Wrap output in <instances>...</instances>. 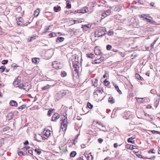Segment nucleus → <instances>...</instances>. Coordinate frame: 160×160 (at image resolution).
<instances>
[{"label":"nucleus","instance_id":"nucleus-1","mask_svg":"<svg viewBox=\"0 0 160 160\" xmlns=\"http://www.w3.org/2000/svg\"><path fill=\"white\" fill-rule=\"evenodd\" d=\"M69 63L70 65L72 64L73 68H75V70L79 69L80 63L79 57L77 55L74 54L70 58Z\"/></svg>","mask_w":160,"mask_h":160},{"label":"nucleus","instance_id":"nucleus-2","mask_svg":"<svg viewBox=\"0 0 160 160\" xmlns=\"http://www.w3.org/2000/svg\"><path fill=\"white\" fill-rule=\"evenodd\" d=\"M19 78H20V77H18L15 78L13 84L15 87H18L19 88L22 89V87H24V86L23 84L22 85L21 82L20 80L19 79Z\"/></svg>","mask_w":160,"mask_h":160},{"label":"nucleus","instance_id":"nucleus-3","mask_svg":"<svg viewBox=\"0 0 160 160\" xmlns=\"http://www.w3.org/2000/svg\"><path fill=\"white\" fill-rule=\"evenodd\" d=\"M66 94V92L65 91L63 90H61L56 94L55 96V98L56 100L58 101L62 98Z\"/></svg>","mask_w":160,"mask_h":160},{"label":"nucleus","instance_id":"nucleus-4","mask_svg":"<svg viewBox=\"0 0 160 160\" xmlns=\"http://www.w3.org/2000/svg\"><path fill=\"white\" fill-rule=\"evenodd\" d=\"M106 28H101L98 30L97 33L95 32V36L97 37H102L106 34Z\"/></svg>","mask_w":160,"mask_h":160},{"label":"nucleus","instance_id":"nucleus-5","mask_svg":"<svg viewBox=\"0 0 160 160\" xmlns=\"http://www.w3.org/2000/svg\"><path fill=\"white\" fill-rule=\"evenodd\" d=\"M52 66L53 68L57 69H61L63 67V65L62 64L58 63L57 61L53 62Z\"/></svg>","mask_w":160,"mask_h":160},{"label":"nucleus","instance_id":"nucleus-6","mask_svg":"<svg viewBox=\"0 0 160 160\" xmlns=\"http://www.w3.org/2000/svg\"><path fill=\"white\" fill-rule=\"evenodd\" d=\"M73 72H72V75L73 78L75 77V78H77L78 77V71L79 69H78L77 70H75V68H73Z\"/></svg>","mask_w":160,"mask_h":160},{"label":"nucleus","instance_id":"nucleus-7","mask_svg":"<svg viewBox=\"0 0 160 160\" xmlns=\"http://www.w3.org/2000/svg\"><path fill=\"white\" fill-rule=\"evenodd\" d=\"M111 13V11L110 9H108L104 11L102 14V17H105L109 15H110Z\"/></svg>","mask_w":160,"mask_h":160},{"label":"nucleus","instance_id":"nucleus-8","mask_svg":"<svg viewBox=\"0 0 160 160\" xmlns=\"http://www.w3.org/2000/svg\"><path fill=\"white\" fill-rule=\"evenodd\" d=\"M59 115L58 113L54 114L52 117V121H56L59 118Z\"/></svg>","mask_w":160,"mask_h":160},{"label":"nucleus","instance_id":"nucleus-9","mask_svg":"<svg viewBox=\"0 0 160 160\" xmlns=\"http://www.w3.org/2000/svg\"><path fill=\"white\" fill-rule=\"evenodd\" d=\"M136 146H134L132 145H131L129 144H127L126 145V148L128 149H131L133 150L135 149H136Z\"/></svg>","mask_w":160,"mask_h":160},{"label":"nucleus","instance_id":"nucleus-10","mask_svg":"<svg viewBox=\"0 0 160 160\" xmlns=\"http://www.w3.org/2000/svg\"><path fill=\"white\" fill-rule=\"evenodd\" d=\"M92 86L94 87H96L98 85V80L96 79H93L91 80Z\"/></svg>","mask_w":160,"mask_h":160},{"label":"nucleus","instance_id":"nucleus-11","mask_svg":"<svg viewBox=\"0 0 160 160\" xmlns=\"http://www.w3.org/2000/svg\"><path fill=\"white\" fill-rule=\"evenodd\" d=\"M9 104L10 105L14 106L17 107L18 106V103L17 102L14 100H12L10 101Z\"/></svg>","mask_w":160,"mask_h":160},{"label":"nucleus","instance_id":"nucleus-12","mask_svg":"<svg viewBox=\"0 0 160 160\" xmlns=\"http://www.w3.org/2000/svg\"><path fill=\"white\" fill-rule=\"evenodd\" d=\"M13 116V113L10 112L6 116V118H7V119L8 120H10L12 118Z\"/></svg>","mask_w":160,"mask_h":160},{"label":"nucleus","instance_id":"nucleus-13","mask_svg":"<svg viewBox=\"0 0 160 160\" xmlns=\"http://www.w3.org/2000/svg\"><path fill=\"white\" fill-rule=\"evenodd\" d=\"M64 40V38L62 37H58L56 39V42L57 43H58L62 42Z\"/></svg>","mask_w":160,"mask_h":160},{"label":"nucleus","instance_id":"nucleus-14","mask_svg":"<svg viewBox=\"0 0 160 160\" xmlns=\"http://www.w3.org/2000/svg\"><path fill=\"white\" fill-rule=\"evenodd\" d=\"M47 79H45V80L46 81H50L51 82L49 83V84H52V85H51V86H53L55 85L56 83L55 81H54V80H51L50 78H47Z\"/></svg>","mask_w":160,"mask_h":160},{"label":"nucleus","instance_id":"nucleus-15","mask_svg":"<svg viewBox=\"0 0 160 160\" xmlns=\"http://www.w3.org/2000/svg\"><path fill=\"white\" fill-rule=\"evenodd\" d=\"M130 112L129 111L128 112H125L124 114V115L123 116V117L125 119H128V118L130 116Z\"/></svg>","mask_w":160,"mask_h":160},{"label":"nucleus","instance_id":"nucleus-16","mask_svg":"<svg viewBox=\"0 0 160 160\" xmlns=\"http://www.w3.org/2000/svg\"><path fill=\"white\" fill-rule=\"evenodd\" d=\"M146 99H147V98H137L136 100H137V101L138 102H142L145 101Z\"/></svg>","mask_w":160,"mask_h":160},{"label":"nucleus","instance_id":"nucleus-17","mask_svg":"<svg viewBox=\"0 0 160 160\" xmlns=\"http://www.w3.org/2000/svg\"><path fill=\"white\" fill-rule=\"evenodd\" d=\"M67 127V124L61 123V128L62 129V131L65 130L66 129Z\"/></svg>","mask_w":160,"mask_h":160},{"label":"nucleus","instance_id":"nucleus-18","mask_svg":"<svg viewBox=\"0 0 160 160\" xmlns=\"http://www.w3.org/2000/svg\"><path fill=\"white\" fill-rule=\"evenodd\" d=\"M22 17H19L17 22V24L18 26L21 25L22 24Z\"/></svg>","mask_w":160,"mask_h":160},{"label":"nucleus","instance_id":"nucleus-19","mask_svg":"<svg viewBox=\"0 0 160 160\" xmlns=\"http://www.w3.org/2000/svg\"><path fill=\"white\" fill-rule=\"evenodd\" d=\"M32 62H33L37 64L39 62V58H33L32 59Z\"/></svg>","mask_w":160,"mask_h":160},{"label":"nucleus","instance_id":"nucleus-20","mask_svg":"<svg viewBox=\"0 0 160 160\" xmlns=\"http://www.w3.org/2000/svg\"><path fill=\"white\" fill-rule=\"evenodd\" d=\"M135 77L137 79L139 80H144L143 78L138 73H136L135 74Z\"/></svg>","mask_w":160,"mask_h":160},{"label":"nucleus","instance_id":"nucleus-21","mask_svg":"<svg viewBox=\"0 0 160 160\" xmlns=\"http://www.w3.org/2000/svg\"><path fill=\"white\" fill-rule=\"evenodd\" d=\"M101 62H102L100 60L99 58H98V59H96L93 61H92V64H96L99 63H101Z\"/></svg>","mask_w":160,"mask_h":160},{"label":"nucleus","instance_id":"nucleus-22","mask_svg":"<svg viewBox=\"0 0 160 160\" xmlns=\"http://www.w3.org/2000/svg\"><path fill=\"white\" fill-rule=\"evenodd\" d=\"M108 102L111 104H113L114 103L115 101L113 97H110L108 98Z\"/></svg>","mask_w":160,"mask_h":160},{"label":"nucleus","instance_id":"nucleus-23","mask_svg":"<svg viewBox=\"0 0 160 160\" xmlns=\"http://www.w3.org/2000/svg\"><path fill=\"white\" fill-rule=\"evenodd\" d=\"M90 153H89L88 152H85L84 153V155L87 160H89L90 157Z\"/></svg>","mask_w":160,"mask_h":160},{"label":"nucleus","instance_id":"nucleus-24","mask_svg":"<svg viewBox=\"0 0 160 160\" xmlns=\"http://www.w3.org/2000/svg\"><path fill=\"white\" fill-rule=\"evenodd\" d=\"M114 87H115L116 89L117 90V92H118V93L120 94H121L122 93V92L119 89L118 86L116 84L115 85H114Z\"/></svg>","mask_w":160,"mask_h":160},{"label":"nucleus","instance_id":"nucleus-25","mask_svg":"<svg viewBox=\"0 0 160 160\" xmlns=\"http://www.w3.org/2000/svg\"><path fill=\"white\" fill-rule=\"evenodd\" d=\"M39 9L38 8L37 10H35L34 12V14L35 17H37L39 15Z\"/></svg>","mask_w":160,"mask_h":160},{"label":"nucleus","instance_id":"nucleus-26","mask_svg":"<svg viewBox=\"0 0 160 160\" xmlns=\"http://www.w3.org/2000/svg\"><path fill=\"white\" fill-rule=\"evenodd\" d=\"M61 9V8L60 6H58V7H54V10L55 12H57L58 10L60 11Z\"/></svg>","mask_w":160,"mask_h":160},{"label":"nucleus","instance_id":"nucleus-27","mask_svg":"<svg viewBox=\"0 0 160 160\" xmlns=\"http://www.w3.org/2000/svg\"><path fill=\"white\" fill-rule=\"evenodd\" d=\"M62 122L61 123L66 124L68 123L67 118H63V117H62Z\"/></svg>","mask_w":160,"mask_h":160},{"label":"nucleus","instance_id":"nucleus-28","mask_svg":"<svg viewBox=\"0 0 160 160\" xmlns=\"http://www.w3.org/2000/svg\"><path fill=\"white\" fill-rule=\"evenodd\" d=\"M158 39V38H156L155 40L151 44V46H150V49H152V48H153V45L154 44L156 43Z\"/></svg>","mask_w":160,"mask_h":160},{"label":"nucleus","instance_id":"nucleus-29","mask_svg":"<svg viewBox=\"0 0 160 160\" xmlns=\"http://www.w3.org/2000/svg\"><path fill=\"white\" fill-rule=\"evenodd\" d=\"M77 154L76 152L75 151H72V152L70 154V156L71 157H74Z\"/></svg>","mask_w":160,"mask_h":160},{"label":"nucleus","instance_id":"nucleus-30","mask_svg":"<svg viewBox=\"0 0 160 160\" xmlns=\"http://www.w3.org/2000/svg\"><path fill=\"white\" fill-rule=\"evenodd\" d=\"M88 9V8L86 7H84L82 9L80 10H81L80 11L81 13H84L87 12V10Z\"/></svg>","mask_w":160,"mask_h":160},{"label":"nucleus","instance_id":"nucleus-31","mask_svg":"<svg viewBox=\"0 0 160 160\" xmlns=\"http://www.w3.org/2000/svg\"><path fill=\"white\" fill-rule=\"evenodd\" d=\"M121 9V7L119 6H117L115 7L114 9L115 11L119 12Z\"/></svg>","mask_w":160,"mask_h":160},{"label":"nucleus","instance_id":"nucleus-32","mask_svg":"<svg viewBox=\"0 0 160 160\" xmlns=\"http://www.w3.org/2000/svg\"><path fill=\"white\" fill-rule=\"evenodd\" d=\"M144 115L146 117H148L150 118V119L149 120L150 121H151L152 120V116L146 113H145Z\"/></svg>","mask_w":160,"mask_h":160},{"label":"nucleus","instance_id":"nucleus-33","mask_svg":"<svg viewBox=\"0 0 160 160\" xmlns=\"http://www.w3.org/2000/svg\"><path fill=\"white\" fill-rule=\"evenodd\" d=\"M50 131L49 130H47L45 133L44 134V135L45 137H46L48 138L49 136L50 135Z\"/></svg>","mask_w":160,"mask_h":160},{"label":"nucleus","instance_id":"nucleus-34","mask_svg":"<svg viewBox=\"0 0 160 160\" xmlns=\"http://www.w3.org/2000/svg\"><path fill=\"white\" fill-rule=\"evenodd\" d=\"M132 138H129L127 139V141L128 142L131 143L132 144H134L135 143V141L134 140H132Z\"/></svg>","mask_w":160,"mask_h":160},{"label":"nucleus","instance_id":"nucleus-35","mask_svg":"<svg viewBox=\"0 0 160 160\" xmlns=\"http://www.w3.org/2000/svg\"><path fill=\"white\" fill-rule=\"evenodd\" d=\"M49 86H51V85L47 84L45 86L42 87V89L43 90H45L48 89L49 88Z\"/></svg>","mask_w":160,"mask_h":160},{"label":"nucleus","instance_id":"nucleus-36","mask_svg":"<svg viewBox=\"0 0 160 160\" xmlns=\"http://www.w3.org/2000/svg\"><path fill=\"white\" fill-rule=\"evenodd\" d=\"M26 153H27L26 152V153L23 152L22 151H20L18 152V155H19L20 156H22V155H26Z\"/></svg>","mask_w":160,"mask_h":160},{"label":"nucleus","instance_id":"nucleus-37","mask_svg":"<svg viewBox=\"0 0 160 160\" xmlns=\"http://www.w3.org/2000/svg\"><path fill=\"white\" fill-rule=\"evenodd\" d=\"M116 110L115 109L113 110L111 116V118H114L115 117V116H116L115 114H116Z\"/></svg>","mask_w":160,"mask_h":160},{"label":"nucleus","instance_id":"nucleus-38","mask_svg":"<svg viewBox=\"0 0 160 160\" xmlns=\"http://www.w3.org/2000/svg\"><path fill=\"white\" fill-rule=\"evenodd\" d=\"M55 111L54 109H52L51 108L49 109L48 112V114L49 116H50L51 114L52 113L53 111Z\"/></svg>","mask_w":160,"mask_h":160},{"label":"nucleus","instance_id":"nucleus-39","mask_svg":"<svg viewBox=\"0 0 160 160\" xmlns=\"http://www.w3.org/2000/svg\"><path fill=\"white\" fill-rule=\"evenodd\" d=\"M89 58H90V54L88 53H87L86 54V56L85 58V61H89Z\"/></svg>","mask_w":160,"mask_h":160},{"label":"nucleus","instance_id":"nucleus-40","mask_svg":"<svg viewBox=\"0 0 160 160\" xmlns=\"http://www.w3.org/2000/svg\"><path fill=\"white\" fill-rule=\"evenodd\" d=\"M149 153H156L155 150L153 149H151L148 151Z\"/></svg>","mask_w":160,"mask_h":160},{"label":"nucleus","instance_id":"nucleus-41","mask_svg":"<svg viewBox=\"0 0 160 160\" xmlns=\"http://www.w3.org/2000/svg\"><path fill=\"white\" fill-rule=\"evenodd\" d=\"M5 68V67L4 66H1L0 68L1 72H3L4 71Z\"/></svg>","mask_w":160,"mask_h":160},{"label":"nucleus","instance_id":"nucleus-42","mask_svg":"<svg viewBox=\"0 0 160 160\" xmlns=\"http://www.w3.org/2000/svg\"><path fill=\"white\" fill-rule=\"evenodd\" d=\"M89 61H87L85 60V65L86 68L89 67L90 65L89 64Z\"/></svg>","mask_w":160,"mask_h":160},{"label":"nucleus","instance_id":"nucleus-43","mask_svg":"<svg viewBox=\"0 0 160 160\" xmlns=\"http://www.w3.org/2000/svg\"><path fill=\"white\" fill-rule=\"evenodd\" d=\"M26 107V105L25 104L22 105L20 107L18 108V109H21V110H23L25 109Z\"/></svg>","mask_w":160,"mask_h":160},{"label":"nucleus","instance_id":"nucleus-44","mask_svg":"<svg viewBox=\"0 0 160 160\" xmlns=\"http://www.w3.org/2000/svg\"><path fill=\"white\" fill-rule=\"evenodd\" d=\"M94 52L96 55H98L100 54V51L99 50L96 49V50H94Z\"/></svg>","mask_w":160,"mask_h":160},{"label":"nucleus","instance_id":"nucleus-45","mask_svg":"<svg viewBox=\"0 0 160 160\" xmlns=\"http://www.w3.org/2000/svg\"><path fill=\"white\" fill-rule=\"evenodd\" d=\"M89 25V24H87V25H82V28H83V29H85L86 28H89V27L88 26Z\"/></svg>","mask_w":160,"mask_h":160},{"label":"nucleus","instance_id":"nucleus-46","mask_svg":"<svg viewBox=\"0 0 160 160\" xmlns=\"http://www.w3.org/2000/svg\"><path fill=\"white\" fill-rule=\"evenodd\" d=\"M89 106H90V102H88L87 106L85 108H82V110H83L84 109H87V108H90V107H89ZM83 110V111L84 112H85L84 110Z\"/></svg>","mask_w":160,"mask_h":160},{"label":"nucleus","instance_id":"nucleus-47","mask_svg":"<svg viewBox=\"0 0 160 160\" xmlns=\"http://www.w3.org/2000/svg\"><path fill=\"white\" fill-rule=\"evenodd\" d=\"M35 151L37 153L38 155H40L41 153V152L40 150L38 148H36L35 149Z\"/></svg>","mask_w":160,"mask_h":160},{"label":"nucleus","instance_id":"nucleus-48","mask_svg":"<svg viewBox=\"0 0 160 160\" xmlns=\"http://www.w3.org/2000/svg\"><path fill=\"white\" fill-rule=\"evenodd\" d=\"M113 33H114L111 30H110L109 31H108V35L109 36L113 35Z\"/></svg>","mask_w":160,"mask_h":160},{"label":"nucleus","instance_id":"nucleus-49","mask_svg":"<svg viewBox=\"0 0 160 160\" xmlns=\"http://www.w3.org/2000/svg\"><path fill=\"white\" fill-rule=\"evenodd\" d=\"M112 46L110 45H107L106 46V49L107 50H109L111 49Z\"/></svg>","mask_w":160,"mask_h":160},{"label":"nucleus","instance_id":"nucleus-50","mask_svg":"<svg viewBox=\"0 0 160 160\" xmlns=\"http://www.w3.org/2000/svg\"><path fill=\"white\" fill-rule=\"evenodd\" d=\"M67 75V73L65 71H63L61 73V76L62 77H65Z\"/></svg>","mask_w":160,"mask_h":160},{"label":"nucleus","instance_id":"nucleus-51","mask_svg":"<svg viewBox=\"0 0 160 160\" xmlns=\"http://www.w3.org/2000/svg\"><path fill=\"white\" fill-rule=\"evenodd\" d=\"M104 83L105 86H107L109 84L110 82L106 79L104 81Z\"/></svg>","mask_w":160,"mask_h":160},{"label":"nucleus","instance_id":"nucleus-52","mask_svg":"<svg viewBox=\"0 0 160 160\" xmlns=\"http://www.w3.org/2000/svg\"><path fill=\"white\" fill-rule=\"evenodd\" d=\"M150 23L154 25H159V24H158L157 22L154 21H153L152 20H151V21L150 22Z\"/></svg>","mask_w":160,"mask_h":160},{"label":"nucleus","instance_id":"nucleus-53","mask_svg":"<svg viewBox=\"0 0 160 160\" xmlns=\"http://www.w3.org/2000/svg\"><path fill=\"white\" fill-rule=\"evenodd\" d=\"M8 60H3L2 62V64L5 65L8 63Z\"/></svg>","mask_w":160,"mask_h":160},{"label":"nucleus","instance_id":"nucleus-54","mask_svg":"<svg viewBox=\"0 0 160 160\" xmlns=\"http://www.w3.org/2000/svg\"><path fill=\"white\" fill-rule=\"evenodd\" d=\"M74 23H79L81 22L82 21L81 20L79 19V20H74Z\"/></svg>","mask_w":160,"mask_h":160},{"label":"nucleus","instance_id":"nucleus-55","mask_svg":"<svg viewBox=\"0 0 160 160\" xmlns=\"http://www.w3.org/2000/svg\"><path fill=\"white\" fill-rule=\"evenodd\" d=\"M144 19H145L148 22H149L150 23V22L151 21V19H149L148 18H147L144 17Z\"/></svg>","mask_w":160,"mask_h":160},{"label":"nucleus","instance_id":"nucleus-56","mask_svg":"<svg viewBox=\"0 0 160 160\" xmlns=\"http://www.w3.org/2000/svg\"><path fill=\"white\" fill-rule=\"evenodd\" d=\"M136 156L138 158H143L142 156L140 154L138 153L136 155Z\"/></svg>","mask_w":160,"mask_h":160},{"label":"nucleus","instance_id":"nucleus-57","mask_svg":"<svg viewBox=\"0 0 160 160\" xmlns=\"http://www.w3.org/2000/svg\"><path fill=\"white\" fill-rule=\"evenodd\" d=\"M27 88H26V89H27V91H28L31 88L32 86L30 84L29 85H27Z\"/></svg>","mask_w":160,"mask_h":160},{"label":"nucleus","instance_id":"nucleus-58","mask_svg":"<svg viewBox=\"0 0 160 160\" xmlns=\"http://www.w3.org/2000/svg\"><path fill=\"white\" fill-rule=\"evenodd\" d=\"M98 141L99 143H101L103 142V140L101 138H99L98 139Z\"/></svg>","mask_w":160,"mask_h":160},{"label":"nucleus","instance_id":"nucleus-59","mask_svg":"<svg viewBox=\"0 0 160 160\" xmlns=\"http://www.w3.org/2000/svg\"><path fill=\"white\" fill-rule=\"evenodd\" d=\"M67 7L68 8H71V4L68 3L67 2Z\"/></svg>","mask_w":160,"mask_h":160},{"label":"nucleus","instance_id":"nucleus-60","mask_svg":"<svg viewBox=\"0 0 160 160\" xmlns=\"http://www.w3.org/2000/svg\"><path fill=\"white\" fill-rule=\"evenodd\" d=\"M18 67V66H17V65L16 63H13L11 65V67L12 68H15Z\"/></svg>","mask_w":160,"mask_h":160},{"label":"nucleus","instance_id":"nucleus-61","mask_svg":"<svg viewBox=\"0 0 160 160\" xmlns=\"http://www.w3.org/2000/svg\"><path fill=\"white\" fill-rule=\"evenodd\" d=\"M41 137L42 138V139L43 140H47L48 139V138L45 137L44 135H43Z\"/></svg>","mask_w":160,"mask_h":160},{"label":"nucleus","instance_id":"nucleus-62","mask_svg":"<svg viewBox=\"0 0 160 160\" xmlns=\"http://www.w3.org/2000/svg\"><path fill=\"white\" fill-rule=\"evenodd\" d=\"M97 92V91L94 92H93V95L94 96V97H96L98 96Z\"/></svg>","mask_w":160,"mask_h":160},{"label":"nucleus","instance_id":"nucleus-63","mask_svg":"<svg viewBox=\"0 0 160 160\" xmlns=\"http://www.w3.org/2000/svg\"><path fill=\"white\" fill-rule=\"evenodd\" d=\"M50 27V26H49L47 28H46L45 29V32H46L47 31H48L49 30V27Z\"/></svg>","mask_w":160,"mask_h":160},{"label":"nucleus","instance_id":"nucleus-64","mask_svg":"<svg viewBox=\"0 0 160 160\" xmlns=\"http://www.w3.org/2000/svg\"><path fill=\"white\" fill-rule=\"evenodd\" d=\"M137 2L141 4H143V2L142 0H139Z\"/></svg>","mask_w":160,"mask_h":160}]
</instances>
